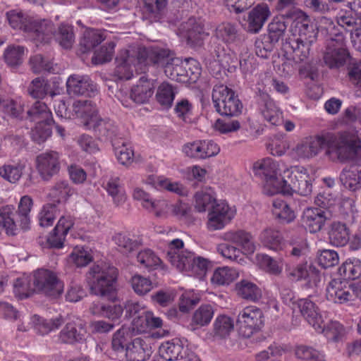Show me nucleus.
<instances>
[{
  "instance_id": "a878e982",
  "label": "nucleus",
  "mask_w": 361,
  "mask_h": 361,
  "mask_svg": "<svg viewBox=\"0 0 361 361\" xmlns=\"http://www.w3.org/2000/svg\"><path fill=\"white\" fill-rule=\"evenodd\" d=\"M271 15L269 7L266 4H259L255 6L248 15V31L258 32Z\"/></svg>"
},
{
  "instance_id": "9d476101",
  "label": "nucleus",
  "mask_w": 361,
  "mask_h": 361,
  "mask_svg": "<svg viewBox=\"0 0 361 361\" xmlns=\"http://www.w3.org/2000/svg\"><path fill=\"white\" fill-rule=\"evenodd\" d=\"M136 51L138 63L147 64L150 62L164 69L174 56V53L170 49L158 46L139 47Z\"/></svg>"
},
{
  "instance_id": "4c0bfd02",
  "label": "nucleus",
  "mask_w": 361,
  "mask_h": 361,
  "mask_svg": "<svg viewBox=\"0 0 361 361\" xmlns=\"http://www.w3.org/2000/svg\"><path fill=\"white\" fill-rule=\"evenodd\" d=\"M33 205V200L31 197L24 195L20 198L18 203V210L15 212L17 214L20 228L27 231L30 228V213Z\"/></svg>"
},
{
  "instance_id": "58836bf2",
  "label": "nucleus",
  "mask_w": 361,
  "mask_h": 361,
  "mask_svg": "<svg viewBox=\"0 0 361 361\" xmlns=\"http://www.w3.org/2000/svg\"><path fill=\"white\" fill-rule=\"evenodd\" d=\"M285 17H275L268 25V34L266 39H269L276 44L280 41L283 40L285 37L287 24L284 20Z\"/></svg>"
},
{
  "instance_id": "680f3d73",
  "label": "nucleus",
  "mask_w": 361,
  "mask_h": 361,
  "mask_svg": "<svg viewBox=\"0 0 361 361\" xmlns=\"http://www.w3.org/2000/svg\"><path fill=\"white\" fill-rule=\"evenodd\" d=\"M1 108L3 113L6 116L13 118H23V106L17 101L12 99H4Z\"/></svg>"
},
{
  "instance_id": "4468645a",
  "label": "nucleus",
  "mask_w": 361,
  "mask_h": 361,
  "mask_svg": "<svg viewBox=\"0 0 361 361\" xmlns=\"http://www.w3.org/2000/svg\"><path fill=\"white\" fill-rule=\"evenodd\" d=\"M35 162L39 174L46 181L57 174L61 168L59 154L55 151L39 154L37 156Z\"/></svg>"
},
{
  "instance_id": "338daca9",
  "label": "nucleus",
  "mask_w": 361,
  "mask_h": 361,
  "mask_svg": "<svg viewBox=\"0 0 361 361\" xmlns=\"http://www.w3.org/2000/svg\"><path fill=\"white\" fill-rule=\"evenodd\" d=\"M130 283L135 293L139 295H145L152 288L151 280L140 274L132 276Z\"/></svg>"
},
{
  "instance_id": "dca6fc26",
  "label": "nucleus",
  "mask_w": 361,
  "mask_h": 361,
  "mask_svg": "<svg viewBox=\"0 0 361 361\" xmlns=\"http://www.w3.org/2000/svg\"><path fill=\"white\" fill-rule=\"evenodd\" d=\"M27 32L36 45L39 44H47L54 37L56 27L54 23L49 20H31L29 27H27Z\"/></svg>"
},
{
  "instance_id": "603ef678",
  "label": "nucleus",
  "mask_w": 361,
  "mask_h": 361,
  "mask_svg": "<svg viewBox=\"0 0 361 361\" xmlns=\"http://www.w3.org/2000/svg\"><path fill=\"white\" fill-rule=\"evenodd\" d=\"M238 276L235 269L227 267L216 269L211 279L212 283L218 285H228Z\"/></svg>"
},
{
  "instance_id": "7ed1b4c3",
  "label": "nucleus",
  "mask_w": 361,
  "mask_h": 361,
  "mask_svg": "<svg viewBox=\"0 0 361 361\" xmlns=\"http://www.w3.org/2000/svg\"><path fill=\"white\" fill-rule=\"evenodd\" d=\"M331 39L323 55L325 65L330 69H339L349 63L352 59L348 50L345 47V38L341 33Z\"/></svg>"
},
{
  "instance_id": "3c124183",
  "label": "nucleus",
  "mask_w": 361,
  "mask_h": 361,
  "mask_svg": "<svg viewBox=\"0 0 361 361\" xmlns=\"http://www.w3.org/2000/svg\"><path fill=\"white\" fill-rule=\"evenodd\" d=\"M166 5L167 0H144L145 13L152 21H159Z\"/></svg>"
},
{
  "instance_id": "aec40b11",
  "label": "nucleus",
  "mask_w": 361,
  "mask_h": 361,
  "mask_svg": "<svg viewBox=\"0 0 361 361\" xmlns=\"http://www.w3.org/2000/svg\"><path fill=\"white\" fill-rule=\"evenodd\" d=\"M67 92L71 95L92 97L97 91L96 85L88 76L71 75L66 82Z\"/></svg>"
},
{
  "instance_id": "5701e85b",
  "label": "nucleus",
  "mask_w": 361,
  "mask_h": 361,
  "mask_svg": "<svg viewBox=\"0 0 361 361\" xmlns=\"http://www.w3.org/2000/svg\"><path fill=\"white\" fill-rule=\"evenodd\" d=\"M298 166H291L290 169H284L282 173L279 174V178L276 181L269 196L281 193L283 195H292L295 183V179L298 175Z\"/></svg>"
},
{
  "instance_id": "5fc2aeb1",
  "label": "nucleus",
  "mask_w": 361,
  "mask_h": 361,
  "mask_svg": "<svg viewBox=\"0 0 361 361\" xmlns=\"http://www.w3.org/2000/svg\"><path fill=\"white\" fill-rule=\"evenodd\" d=\"M295 355L300 361H325L319 351L307 345H299L295 350Z\"/></svg>"
},
{
  "instance_id": "1a4fd4ad",
  "label": "nucleus",
  "mask_w": 361,
  "mask_h": 361,
  "mask_svg": "<svg viewBox=\"0 0 361 361\" xmlns=\"http://www.w3.org/2000/svg\"><path fill=\"white\" fill-rule=\"evenodd\" d=\"M235 213V209L230 207L226 201L214 202L208 212V228L211 231L223 228L234 218Z\"/></svg>"
},
{
  "instance_id": "0eeeda50",
  "label": "nucleus",
  "mask_w": 361,
  "mask_h": 361,
  "mask_svg": "<svg viewBox=\"0 0 361 361\" xmlns=\"http://www.w3.org/2000/svg\"><path fill=\"white\" fill-rule=\"evenodd\" d=\"M328 133L310 135L301 139L292 151L298 159H310L316 157L330 142Z\"/></svg>"
},
{
  "instance_id": "4d7b16f0",
  "label": "nucleus",
  "mask_w": 361,
  "mask_h": 361,
  "mask_svg": "<svg viewBox=\"0 0 361 361\" xmlns=\"http://www.w3.org/2000/svg\"><path fill=\"white\" fill-rule=\"evenodd\" d=\"M232 116H224L222 118H218L214 125L216 130L221 134H228L238 131L241 126L237 119H232Z\"/></svg>"
},
{
  "instance_id": "cd10ccee",
  "label": "nucleus",
  "mask_w": 361,
  "mask_h": 361,
  "mask_svg": "<svg viewBox=\"0 0 361 361\" xmlns=\"http://www.w3.org/2000/svg\"><path fill=\"white\" fill-rule=\"evenodd\" d=\"M188 349L185 348L179 341H166L163 343L159 348V355L166 361L183 360L185 361L188 357L186 355Z\"/></svg>"
},
{
  "instance_id": "a19ab883",
  "label": "nucleus",
  "mask_w": 361,
  "mask_h": 361,
  "mask_svg": "<svg viewBox=\"0 0 361 361\" xmlns=\"http://www.w3.org/2000/svg\"><path fill=\"white\" fill-rule=\"evenodd\" d=\"M30 121L37 123L53 121L52 114L44 102L37 101L27 112Z\"/></svg>"
},
{
  "instance_id": "13d9d810",
  "label": "nucleus",
  "mask_w": 361,
  "mask_h": 361,
  "mask_svg": "<svg viewBox=\"0 0 361 361\" xmlns=\"http://www.w3.org/2000/svg\"><path fill=\"white\" fill-rule=\"evenodd\" d=\"M54 121L37 123L32 130L31 135L33 141L37 143L44 142L51 135V128Z\"/></svg>"
},
{
  "instance_id": "7c9ffc66",
  "label": "nucleus",
  "mask_w": 361,
  "mask_h": 361,
  "mask_svg": "<svg viewBox=\"0 0 361 361\" xmlns=\"http://www.w3.org/2000/svg\"><path fill=\"white\" fill-rule=\"evenodd\" d=\"M86 330L82 324L69 322L60 333V339L66 343H82L85 340Z\"/></svg>"
},
{
  "instance_id": "052dcab7",
  "label": "nucleus",
  "mask_w": 361,
  "mask_h": 361,
  "mask_svg": "<svg viewBox=\"0 0 361 361\" xmlns=\"http://www.w3.org/2000/svg\"><path fill=\"white\" fill-rule=\"evenodd\" d=\"M119 144V142L112 143L115 154L121 164L128 166L133 161V150L131 147H128L124 142H122L121 145Z\"/></svg>"
},
{
  "instance_id": "c756f323",
  "label": "nucleus",
  "mask_w": 361,
  "mask_h": 361,
  "mask_svg": "<svg viewBox=\"0 0 361 361\" xmlns=\"http://www.w3.org/2000/svg\"><path fill=\"white\" fill-rule=\"evenodd\" d=\"M153 93V84L145 77H141L138 83L132 87L130 97L136 104H145L149 101Z\"/></svg>"
},
{
  "instance_id": "b1692460",
  "label": "nucleus",
  "mask_w": 361,
  "mask_h": 361,
  "mask_svg": "<svg viewBox=\"0 0 361 361\" xmlns=\"http://www.w3.org/2000/svg\"><path fill=\"white\" fill-rule=\"evenodd\" d=\"M88 128H92L101 140H110L113 142L114 140L121 138L118 127L109 119L98 118Z\"/></svg>"
},
{
  "instance_id": "423d86ee",
  "label": "nucleus",
  "mask_w": 361,
  "mask_h": 361,
  "mask_svg": "<svg viewBox=\"0 0 361 361\" xmlns=\"http://www.w3.org/2000/svg\"><path fill=\"white\" fill-rule=\"evenodd\" d=\"M236 323L240 334L250 338L264 326L262 311L255 306H247L238 314Z\"/></svg>"
},
{
  "instance_id": "f257e3e1",
  "label": "nucleus",
  "mask_w": 361,
  "mask_h": 361,
  "mask_svg": "<svg viewBox=\"0 0 361 361\" xmlns=\"http://www.w3.org/2000/svg\"><path fill=\"white\" fill-rule=\"evenodd\" d=\"M117 276L118 270L113 266L93 265L86 275L90 293L114 302L117 298Z\"/></svg>"
},
{
  "instance_id": "39448f33",
  "label": "nucleus",
  "mask_w": 361,
  "mask_h": 361,
  "mask_svg": "<svg viewBox=\"0 0 361 361\" xmlns=\"http://www.w3.org/2000/svg\"><path fill=\"white\" fill-rule=\"evenodd\" d=\"M33 285L36 291L51 298H56L63 290V284L56 274L48 269H39L34 274Z\"/></svg>"
},
{
  "instance_id": "ddd939ff",
  "label": "nucleus",
  "mask_w": 361,
  "mask_h": 361,
  "mask_svg": "<svg viewBox=\"0 0 361 361\" xmlns=\"http://www.w3.org/2000/svg\"><path fill=\"white\" fill-rule=\"evenodd\" d=\"M330 142L326 146V153H335L341 161L353 160L361 156V146L343 140H337L336 137L328 133Z\"/></svg>"
},
{
  "instance_id": "bb28decb",
  "label": "nucleus",
  "mask_w": 361,
  "mask_h": 361,
  "mask_svg": "<svg viewBox=\"0 0 361 361\" xmlns=\"http://www.w3.org/2000/svg\"><path fill=\"white\" fill-rule=\"evenodd\" d=\"M73 111L77 117L84 119L83 124L87 128L98 118L97 107L90 100L80 99L75 102Z\"/></svg>"
},
{
  "instance_id": "79ce46f5",
  "label": "nucleus",
  "mask_w": 361,
  "mask_h": 361,
  "mask_svg": "<svg viewBox=\"0 0 361 361\" xmlns=\"http://www.w3.org/2000/svg\"><path fill=\"white\" fill-rule=\"evenodd\" d=\"M295 180V183L293 189V193H297L302 196H307L311 194L312 185L310 183L309 174L305 168L298 166V175Z\"/></svg>"
},
{
  "instance_id": "0e129e2a",
  "label": "nucleus",
  "mask_w": 361,
  "mask_h": 361,
  "mask_svg": "<svg viewBox=\"0 0 361 361\" xmlns=\"http://www.w3.org/2000/svg\"><path fill=\"white\" fill-rule=\"evenodd\" d=\"M25 49L21 46H8L4 51V59L10 66H17L22 63Z\"/></svg>"
},
{
  "instance_id": "9b49d317",
  "label": "nucleus",
  "mask_w": 361,
  "mask_h": 361,
  "mask_svg": "<svg viewBox=\"0 0 361 361\" xmlns=\"http://www.w3.org/2000/svg\"><path fill=\"white\" fill-rule=\"evenodd\" d=\"M214 36L233 48L247 49L245 46V35L235 23L223 22L219 24L215 28Z\"/></svg>"
},
{
  "instance_id": "ea45409f",
  "label": "nucleus",
  "mask_w": 361,
  "mask_h": 361,
  "mask_svg": "<svg viewBox=\"0 0 361 361\" xmlns=\"http://www.w3.org/2000/svg\"><path fill=\"white\" fill-rule=\"evenodd\" d=\"M184 68V61L174 56L170 63L166 65L164 73L168 78L173 80L186 82L187 71Z\"/></svg>"
},
{
  "instance_id": "72a5a7b5",
  "label": "nucleus",
  "mask_w": 361,
  "mask_h": 361,
  "mask_svg": "<svg viewBox=\"0 0 361 361\" xmlns=\"http://www.w3.org/2000/svg\"><path fill=\"white\" fill-rule=\"evenodd\" d=\"M214 317V310L210 305H202L197 309L192 317L190 328L195 331L201 327L207 326Z\"/></svg>"
},
{
  "instance_id": "20e7f679",
  "label": "nucleus",
  "mask_w": 361,
  "mask_h": 361,
  "mask_svg": "<svg viewBox=\"0 0 361 361\" xmlns=\"http://www.w3.org/2000/svg\"><path fill=\"white\" fill-rule=\"evenodd\" d=\"M286 18H294L290 30L293 38L312 44L316 39V32L307 14L302 10H293L286 15Z\"/></svg>"
},
{
  "instance_id": "f704fd0d",
  "label": "nucleus",
  "mask_w": 361,
  "mask_h": 361,
  "mask_svg": "<svg viewBox=\"0 0 361 361\" xmlns=\"http://www.w3.org/2000/svg\"><path fill=\"white\" fill-rule=\"evenodd\" d=\"M76 193L75 190L67 180L56 182L50 189L49 197L57 204L65 203Z\"/></svg>"
},
{
  "instance_id": "473e14b6",
  "label": "nucleus",
  "mask_w": 361,
  "mask_h": 361,
  "mask_svg": "<svg viewBox=\"0 0 361 361\" xmlns=\"http://www.w3.org/2000/svg\"><path fill=\"white\" fill-rule=\"evenodd\" d=\"M235 290L238 296L251 302H257L262 296L261 289L248 280H241L236 283Z\"/></svg>"
},
{
  "instance_id": "37998d69",
  "label": "nucleus",
  "mask_w": 361,
  "mask_h": 361,
  "mask_svg": "<svg viewBox=\"0 0 361 361\" xmlns=\"http://www.w3.org/2000/svg\"><path fill=\"white\" fill-rule=\"evenodd\" d=\"M54 37L59 44L64 49H71L75 42V35L73 26L62 23L54 34Z\"/></svg>"
},
{
  "instance_id": "2eb2a0df",
  "label": "nucleus",
  "mask_w": 361,
  "mask_h": 361,
  "mask_svg": "<svg viewBox=\"0 0 361 361\" xmlns=\"http://www.w3.org/2000/svg\"><path fill=\"white\" fill-rule=\"evenodd\" d=\"M329 218L330 212L317 207H308L302 212L301 224L305 230L315 233L322 229Z\"/></svg>"
},
{
  "instance_id": "a211bd4d",
  "label": "nucleus",
  "mask_w": 361,
  "mask_h": 361,
  "mask_svg": "<svg viewBox=\"0 0 361 361\" xmlns=\"http://www.w3.org/2000/svg\"><path fill=\"white\" fill-rule=\"evenodd\" d=\"M137 51L135 49L121 51L116 58L114 76L118 80H130L133 76L131 65H135Z\"/></svg>"
},
{
  "instance_id": "09e8293b",
  "label": "nucleus",
  "mask_w": 361,
  "mask_h": 361,
  "mask_svg": "<svg viewBox=\"0 0 361 361\" xmlns=\"http://www.w3.org/2000/svg\"><path fill=\"white\" fill-rule=\"evenodd\" d=\"M272 213L281 223H290L295 218V212L289 205L283 200H274Z\"/></svg>"
},
{
  "instance_id": "bf43d9fd",
  "label": "nucleus",
  "mask_w": 361,
  "mask_h": 361,
  "mask_svg": "<svg viewBox=\"0 0 361 361\" xmlns=\"http://www.w3.org/2000/svg\"><path fill=\"white\" fill-rule=\"evenodd\" d=\"M24 167L21 164H5L0 167V176L10 183H16L20 178Z\"/></svg>"
},
{
  "instance_id": "8fccbe9b",
  "label": "nucleus",
  "mask_w": 361,
  "mask_h": 361,
  "mask_svg": "<svg viewBox=\"0 0 361 361\" xmlns=\"http://www.w3.org/2000/svg\"><path fill=\"white\" fill-rule=\"evenodd\" d=\"M113 240L118 246V250L124 255H128L135 251L141 245V243L129 237L124 233H116L113 237Z\"/></svg>"
},
{
  "instance_id": "e2e57ef3",
  "label": "nucleus",
  "mask_w": 361,
  "mask_h": 361,
  "mask_svg": "<svg viewBox=\"0 0 361 361\" xmlns=\"http://www.w3.org/2000/svg\"><path fill=\"white\" fill-rule=\"evenodd\" d=\"M115 43L110 42L102 45L99 50L94 51L92 62L94 65L102 64L111 60L114 52Z\"/></svg>"
},
{
  "instance_id": "864d4df0",
  "label": "nucleus",
  "mask_w": 361,
  "mask_h": 361,
  "mask_svg": "<svg viewBox=\"0 0 361 361\" xmlns=\"http://www.w3.org/2000/svg\"><path fill=\"white\" fill-rule=\"evenodd\" d=\"M105 37L103 34L98 30H87L84 33L82 39L80 40V45L83 53L93 49L98 44H101Z\"/></svg>"
},
{
  "instance_id": "774afa93",
  "label": "nucleus",
  "mask_w": 361,
  "mask_h": 361,
  "mask_svg": "<svg viewBox=\"0 0 361 361\" xmlns=\"http://www.w3.org/2000/svg\"><path fill=\"white\" fill-rule=\"evenodd\" d=\"M217 201L211 194L199 191L195 195V208L199 212H204L207 209L209 211L212 204Z\"/></svg>"
},
{
  "instance_id": "2f4dec72",
  "label": "nucleus",
  "mask_w": 361,
  "mask_h": 361,
  "mask_svg": "<svg viewBox=\"0 0 361 361\" xmlns=\"http://www.w3.org/2000/svg\"><path fill=\"white\" fill-rule=\"evenodd\" d=\"M226 240L239 245L247 254L255 252V245L252 236L243 230L230 231L225 234Z\"/></svg>"
},
{
  "instance_id": "6e6552de",
  "label": "nucleus",
  "mask_w": 361,
  "mask_h": 361,
  "mask_svg": "<svg viewBox=\"0 0 361 361\" xmlns=\"http://www.w3.org/2000/svg\"><path fill=\"white\" fill-rule=\"evenodd\" d=\"M253 170L255 175L259 176L264 179V192L269 195L279 178V174L281 173L279 163L271 158L267 157L256 161L253 164Z\"/></svg>"
},
{
  "instance_id": "412c9836",
  "label": "nucleus",
  "mask_w": 361,
  "mask_h": 361,
  "mask_svg": "<svg viewBox=\"0 0 361 361\" xmlns=\"http://www.w3.org/2000/svg\"><path fill=\"white\" fill-rule=\"evenodd\" d=\"M311 46L297 39L289 38L283 44L282 49L288 60L300 63L308 58Z\"/></svg>"
},
{
  "instance_id": "f8f14e48",
  "label": "nucleus",
  "mask_w": 361,
  "mask_h": 361,
  "mask_svg": "<svg viewBox=\"0 0 361 361\" xmlns=\"http://www.w3.org/2000/svg\"><path fill=\"white\" fill-rule=\"evenodd\" d=\"M183 242L180 239H174L169 244L167 257L171 264L180 271L189 272L194 253L183 249Z\"/></svg>"
},
{
  "instance_id": "f3484780",
  "label": "nucleus",
  "mask_w": 361,
  "mask_h": 361,
  "mask_svg": "<svg viewBox=\"0 0 361 361\" xmlns=\"http://www.w3.org/2000/svg\"><path fill=\"white\" fill-rule=\"evenodd\" d=\"M326 299L334 303L343 304L353 300L352 283L339 279L331 280L326 289Z\"/></svg>"
},
{
  "instance_id": "6ab92c4d",
  "label": "nucleus",
  "mask_w": 361,
  "mask_h": 361,
  "mask_svg": "<svg viewBox=\"0 0 361 361\" xmlns=\"http://www.w3.org/2000/svg\"><path fill=\"white\" fill-rule=\"evenodd\" d=\"M257 103L265 120L273 126L283 123L282 112L267 93L259 90L257 95Z\"/></svg>"
},
{
  "instance_id": "4be33fe9",
  "label": "nucleus",
  "mask_w": 361,
  "mask_h": 361,
  "mask_svg": "<svg viewBox=\"0 0 361 361\" xmlns=\"http://www.w3.org/2000/svg\"><path fill=\"white\" fill-rule=\"evenodd\" d=\"M296 304L305 320L315 330H321L323 327V319L316 304L309 298L300 299Z\"/></svg>"
},
{
  "instance_id": "e433bc0d",
  "label": "nucleus",
  "mask_w": 361,
  "mask_h": 361,
  "mask_svg": "<svg viewBox=\"0 0 361 361\" xmlns=\"http://www.w3.org/2000/svg\"><path fill=\"white\" fill-rule=\"evenodd\" d=\"M262 243L267 248L279 250L282 248L283 238L281 233L274 228H267L260 234Z\"/></svg>"
},
{
  "instance_id": "6e6d98bb",
  "label": "nucleus",
  "mask_w": 361,
  "mask_h": 361,
  "mask_svg": "<svg viewBox=\"0 0 361 361\" xmlns=\"http://www.w3.org/2000/svg\"><path fill=\"white\" fill-rule=\"evenodd\" d=\"M175 97L173 87L168 82H162L158 87L156 97L157 102L163 106H171Z\"/></svg>"
},
{
  "instance_id": "a18cd8bd",
  "label": "nucleus",
  "mask_w": 361,
  "mask_h": 361,
  "mask_svg": "<svg viewBox=\"0 0 361 361\" xmlns=\"http://www.w3.org/2000/svg\"><path fill=\"white\" fill-rule=\"evenodd\" d=\"M233 319L226 315L218 316L213 324L214 336L219 338H226L233 331Z\"/></svg>"
},
{
  "instance_id": "c85d7f7f",
  "label": "nucleus",
  "mask_w": 361,
  "mask_h": 361,
  "mask_svg": "<svg viewBox=\"0 0 361 361\" xmlns=\"http://www.w3.org/2000/svg\"><path fill=\"white\" fill-rule=\"evenodd\" d=\"M350 228L341 221H334L329 226V240L331 245L337 247L345 245L350 240Z\"/></svg>"
},
{
  "instance_id": "c03bdc74",
  "label": "nucleus",
  "mask_w": 361,
  "mask_h": 361,
  "mask_svg": "<svg viewBox=\"0 0 361 361\" xmlns=\"http://www.w3.org/2000/svg\"><path fill=\"white\" fill-rule=\"evenodd\" d=\"M185 28H186L187 42L192 46H201L205 36L208 35L204 32L203 27L195 23L192 20L187 23Z\"/></svg>"
},
{
  "instance_id": "de8ad7c7",
  "label": "nucleus",
  "mask_w": 361,
  "mask_h": 361,
  "mask_svg": "<svg viewBox=\"0 0 361 361\" xmlns=\"http://www.w3.org/2000/svg\"><path fill=\"white\" fill-rule=\"evenodd\" d=\"M338 272L343 281L355 280L361 276V261L358 259L346 261L338 268Z\"/></svg>"
},
{
  "instance_id": "393cba45",
  "label": "nucleus",
  "mask_w": 361,
  "mask_h": 361,
  "mask_svg": "<svg viewBox=\"0 0 361 361\" xmlns=\"http://www.w3.org/2000/svg\"><path fill=\"white\" fill-rule=\"evenodd\" d=\"M152 352V347L146 339L135 338L127 347L125 355L128 361H145Z\"/></svg>"
},
{
  "instance_id": "49530a36",
  "label": "nucleus",
  "mask_w": 361,
  "mask_h": 361,
  "mask_svg": "<svg viewBox=\"0 0 361 361\" xmlns=\"http://www.w3.org/2000/svg\"><path fill=\"white\" fill-rule=\"evenodd\" d=\"M133 339L128 329L122 327L116 331L112 337L111 346L116 352L125 353Z\"/></svg>"
},
{
  "instance_id": "f03ea898",
  "label": "nucleus",
  "mask_w": 361,
  "mask_h": 361,
  "mask_svg": "<svg viewBox=\"0 0 361 361\" xmlns=\"http://www.w3.org/2000/svg\"><path fill=\"white\" fill-rule=\"evenodd\" d=\"M212 101L216 111L224 116H238L242 112L243 104L235 92L224 85H215Z\"/></svg>"
},
{
  "instance_id": "69168bd1",
  "label": "nucleus",
  "mask_w": 361,
  "mask_h": 361,
  "mask_svg": "<svg viewBox=\"0 0 361 361\" xmlns=\"http://www.w3.org/2000/svg\"><path fill=\"white\" fill-rule=\"evenodd\" d=\"M106 190L116 205L122 204L126 201V197L121 187L119 178L110 179L107 183Z\"/></svg>"
},
{
  "instance_id": "c9c22d12",
  "label": "nucleus",
  "mask_w": 361,
  "mask_h": 361,
  "mask_svg": "<svg viewBox=\"0 0 361 361\" xmlns=\"http://www.w3.org/2000/svg\"><path fill=\"white\" fill-rule=\"evenodd\" d=\"M339 178L342 184L352 191L361 188V170L355 166L344 168Z\"/></svg>"
}]
</instances>
